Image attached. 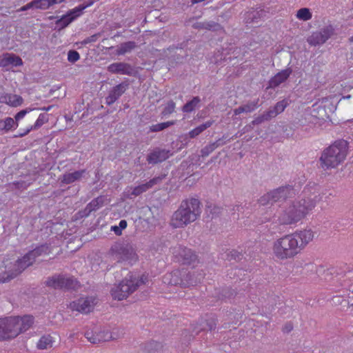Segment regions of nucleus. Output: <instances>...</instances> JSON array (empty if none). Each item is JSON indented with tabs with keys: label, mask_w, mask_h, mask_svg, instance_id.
Wrapping results in <instances>:
<instances>
[{
	"label": "nucleus",
	"mask_w": 353,
	"mask_h": 353,
	"mask_svg": "<svg viewBox=\"0 0 353 353\" xmlns=\"http://www.w3.org/2000/svg\"><path fill=\"white\" fill-rule=\"evenodd\" d=\"M350 306H353V299L346 302V307H349Z\"/></svg>",
	"instance_id": "864d4df0"
},
{
	"label": "nucleus",
	"mask_w": 353,
	"mask_h": 353,
	"mask_svg": "<svg viewBox=\"0 0 353 353\" xmlns=\"http://www.w3.org/2000/svg\"><path fill=\"white\" fill-rule=\"evenodd\" d=\"M19 184V182H14V183H13V185H18Z\"/></svg>",
	"instance_id": "4d7b16f0"
},
{
	"label": "nucleus",
	"mask_w": 353,
	"mask_h": 353,
	"mask_svg": "<svg viewBox=\"0 0 353 353\" xmlns=\"http://www.w3.org/2000/svg\"><path fill=\"white\" fill-rule=\"evenodd\" d=\"M263 114L265 115V119H266L267 121H269L277 116L276 112L272 108L268 110V111L263 112Z\"/></svg>",
	"instance_id": "49530a36"
},
{
	"label": "nucleus",
	"mask_w": 353,
	"mask_h": 353,
	"mask_svg": "<svg viewBox=\"0 0 353 353\" xmlns=\"http://www.w3.org/2000/svg\"><path fill=\"white\" fill-rule=\"evenodd\" d=\"M315 238V232L311 228L297 230L275 239L272 244L273 257L280 261L294 259Z\"/></svg>",
	"instance_id": "f257e3e1"
},
{
	"label": "nucleus",
	"mask_w": 353,
	"mask_h": 353,
	"mask_svg": "<svg viewBox=\"0 0 353 353\" xmlns=\"http://www.w3.org/2000/svg\"><path fill=\"white\" fill-rule=\"evenodd\" d=\"M200 101L201 100L199 97H195L190 101L188 102L183 105L182 110L184 112H191L195 109Z\"/></svg>",
	"instance_id": "72a5a7b5"
},
{
	"label": "nucleus",
	"mask_w": 353,
	"mask_h": 353,
	"mask_svg": "<svg viewBox=\"0 0 353 353\" xmlns=\"http://www.w3.org/2000/svg\"><path fill=\"white\" fill-rule=\"evenodd\" d=\"M218 146H219L218 141L210 143L209 145H206L201 151L202 157H207V156H208Z\"/></svg>",
	"instance_id": "4c0bfd02"
},
{
	"label": "nucleus",
	"mask_w": 353,
	"mask_h": 353,
	"mask_svg": "<svg viewBox=\"0 0 353 353\" xmlns=\"http://www.w3.org/2000/svg\"><path fill=\"white\" fill-rule=\"evenodd\" d=\"M181 272L185 275H183L181 277V285L183 287H188L194 285L197 283V281L194 279L193 276L186 270H181Z\"/></svg>",
	"instance_id": "c85d7f7f"
},
{
	"label": "nucleus",
	"mask_w": 353,
	"mask_h": 353,
	"mask_svg": "<svg viewBox=\"0 0 353 353\" xmlns=\"http://www.w3.org/2000/svg\"><path fill=\"white\" fill-rule=\"evenodd\" d=\"M264 121H267V120L265 119V115L263 113L261 115L255 117L254 119L252 121V123L253 125H259V124H261V123H263Z\"/></svg>",
	"instance_id": "de8ad7c7"
},
{
	"label": "nucleus",
	"mask_w": 353,
	"mask_h": 353,
	"mask_svg": "<svg viewBox=\"0 0 353 353\" xmlns=\"http://www.w3.org/2000/svg\"><path fill=\"white\" fill-rule=\"evenodd\" d=\"M175 256L179 261L185 265L195 267L199 263V260L196 254L186 248H179L175 252Z\"/></svg>",
	"instance_id": "f8f14e48"
},
{
	"label": "nucleus",
	"mask_w": 353,
	"mask_h": 353,
	"mask_svg": "<svg viewBox=\"0 0 353 353\" xmlns=\"http://www.w3.org/2000/svg\"><path fill=\"white\" fill-rule=\"evenodd\" d=\"M2 320L6 339L17 337L28 330L34 323V318L30 315L9 316L3 318Z\"/></svg>",
	"instance_id": "423d86ee"
},
{
	"label": "nucleus",
	"mask_w": 353,
	"mask_h": 353,
	"mask_svg": "<svg viewBox=\"0 0 353 353\" xmlns=\"http://www.w3.org/2000/svg\"><path fill=\"white\" fill-rule=\"evenodd\" d=\"M312 199H300L286 203L279 214L277 221L281 225H296L314 209Z\"/></svg>",
	"instance_id": "f03ea898"
},
{
	"label": "nucleus",
	"mask_w": 353,
	"mask_h": 353,
	"mask_svg": "<svg viewBox=\"0 0 353 353\" xmlns=\"http://www.w3.org/2000/svg\"><path fill=\"white\" fill-rule=\"evenodd\" d=\"M81 16V10H77L76 8L70 10L67 13L57 19L56 24L59 29H63L70 24L73 21Z\"/></svg>",
	"instance_id": "2eb2a0df"
},
{
	"label": "nucleus",
	"mask_w": 353,
	"mask_h": 353,
	"mask_svg": "<svg viewBox=\"0 0 353 353\" xmlns=\"http://www.w3.org/2000/svg\"><path fill=\"white\" fill-rule=\"evenodd\" d=\"M212 121H208L193 130H190L188 133V135L190 138H195L198 135H199L201 132H203L205 130L210 128L212 125Z\"/></svg>",
	"instance_id": "7c9ffc66"
},
{
	"label": "nucleus",
	"mask_w": 353,
	"mask_h": 353,
	"mask_svg": "<svg viewBox=\"0 0 353 353\" xmlns=\"http://www.w3.org/2000/svg\"><path fill=\"white\" fill-rule=\"evenodd\" d=\"M295 16L300 21H307L312 19V12L308 8H301L296 11Z\"/></svg>",
	"instance_id": "c756f323"
},
{
	"label": "nucleus",
	"mask_w": 353,
	"mask_h": 353,
	"mask_svg": "<svg viewBox=\"0 0 353 353\" xmlns=\"http://www.w3.org/2000/svg\"><path fill=\"white\" fill-rule=\"evenodd\" d=\"M19 126V124L13 118L7 117L0 119V133L7 134Z\"/></svg>",
	"instance_id": "b1692460"
},
{
	"label": "nucleus",
	"mask_w": 353,
	"mask_h": 353,
	"mask_svg": "<svg viewBox=\"0 0 353 353\" xmlns=\"http://www.w3.org/2000/svg\"><path fill=\"white\" fill-rule=\"evenodd\" d=\"M94 0H89V1H88V3L87 4H85V5H80L79 6L76 7V8L77 9V10H81V15H82L83 10L85 8L92 6L94 4Z\"/></svg>",
	"instance_id": "09e8293b"
},
{
	"label": "nucleus",
	"mask_w": 353,
	"mask_h": 353,
	"mask_svg": "<svg viewBox=\"0 0 353 353\" xmlns=\"http://www.w3.org/2000/svg\"><path fill=\"white\" fill-rule=\"evenodd\" d=\"M3 320L2 319H0V340H5L6 339V335H5V331L3 328Z\"/></svg>",
	"instance_id": "8fccbe9b"
},
{
	"label": "nucleus",
	"mask_w": 353,
	"mask_h": 353,
	"mask_svg": "<svg viewBox=\"0 0 353 353\" xmlns=\"http://www.w3.org/2000/svg\"><path fill=\"white\" fill-rule=\"evenodd\" d=\"M49 118L48 115L46 114H40L36 120L34 124L33 125L30 126L24 132L21 133H19L17 134H15L14 137H23L28 134L30 131L33 130H37L41 126H42L43 124L48 122Z\"/></svg>",
	"instance_id": "5701e85b"
},
{
	"label": "nucleus",
	"mask_w": 353,
	"mask_h": 353,
	"mask_svg": "<svg viewBox=\"0 0 353 353\" xmlns=\"http://www.w3.org/2000/svg\"><path fill=\"white\" fill-rule=\"evenodd\" d=\"M34 8L47 10L53 6L52 0H33Z\"/></svg>",
	"instance_id": "f704fd0d"
},
{
	"label": "nucleus",
	"mask_w": 353,
	"mask_h": 353,
	"mask_svg": "<svg viewBox=\"0 0 353 353\" xmlns=\"http://www.w3.org/2000/svg\"><path fill=\"white\" fill-rule=\"evenodd\" d=\"M175 123L176 122L174 121H167V122H163V123H157L155 125H152L150 127V131L159 132V131L163 130L171 125H173L174 124H175Z\"/></svg>",
	"instance_id": "c9c22d12"
},
{
	"label": "nucleus",
	"mask_w": 353,
	"mask_h": 353,
	"mask_svg": "<svg viewBox=\"0 0 353 353\" xmlns=\"http://www.w3.org/2000/svg\"><path fill=\"white\" fill-rule=\"evenodd\" d=\"M143 283L142 279L139 276L130 273L111 289V296L114 300L122 301L126 299Z\"/></svg>",
	"instance_id": "0eeeda50"
},
{
	"label": "nucleus",
	"mask_w": 353,
	"mask_h": 353,
	"mask_svg": "<svg viewBox=\"0 0 353 353\" xmlns=\"http://www.w3.org/2000/svg\"><path fill=\"white\" fill-rule=\"evenodd\" d=\"M0 102L15 108L20 106L23 103V99L18 94H5L0 97Z\"/></svg>",
	"instance_id": "4be33fe9"
},
{
	"label": "nucleus",
	"mask_w": 353,
	"mask_h": 353,
	"mask_svg": "<svg viewBox=\"0 0 353 353\" xmlns=\"http://www.w3.org/2000/svg\"><path fill=\"white\" fill-rule=\"evenodd\" d=\"M86 173L85 170L74 171L73 172L65 173L61 178V183L70 184L81 180Z\"/></svg>",
	"instance_id": "393cba45"
},
{
	"label": "nucleus",
	"mask_w": 353,
	"mask_h": 353,
	"mask_svg": "<svg viewBox=\"0 0 353 353\" xmlns=\"http://www.w3.org/2000/svg\"><path fill=\"white\" fill-rule=\"evenodd\" d=\"M323 107L330 112H334L336 110V105L333 104L331 98H323L321 101Z\"/></svg>",
	"instance_id": "ea45409f"
},
{
	"label": "nucleus",
	"mask_w": 353,
	"mask_h": 353,
	"mask_svg": "<svg viewBox=\"0 0 353 353\" xmlns=\"http://www.w3.org/2000/svg\"><path fill=\"white\" fill-rule=\"evenodd\" d=\"M171 154L170 150H156L148 156L147 161L150 164H156L166 160Z\"/></svg>",
	"instance_id": "a211bd4d"
},
{
	"label": "nucleus",
	"mask_w": 353,
	"mask_h": 353,
	"mask_svg": "<svg viewBox=\"0 0 353 353\" xmlns=\"http://www.w3.org/2000/svg\"><path fill=\"white\" fill-rule=\"evenodd\" d=\"M103 199L102 196H99L94 199H93L90 203H89L86 208L83 211L79 212V214L80 217L88 216L90 213L92 211L97 210L99 207L103 205Z\"/></svg>",
	"instance_id": "a878e982"
},
{
	"label": "nucleus",
	"mask_w": 353,
	"mask_h": 353,
	"mask_svg": "<svg viewBox=\"0 0 353 353\" xmlns=\"http://www.w3.org/2000/svg\"><path fill=\"white\" fill-rule=\"evenodd\" d=\"M175 110V103L172 101H169L165 106L162 114L163 115H168L173 113Z\"/></svg>",
	"instance_id": "c03bdc74"
},
{
	"label": "nucleus",
	"mask_w": 353,
	"mask_h": 353,
	"mask_svg": "<svg viewBox=\"0 0 353 353\" xmlns=\"http://www.w3.org/2000/svg\"><path fill=\"white\" fill-rule=\"evenodd\" d=\"M35 108H27L18 112L13 118L14 121L19 124V121L23 119L28 113L34 110Z\"/></svg>",
	"instance_id": "79ce46f5"
},
{
	"label": "nucleus",
	"mask_w": 353,
	"mask_h": 353,
	"mask_svg": "<svg viewBox=\"0 0 353 353\" xmlns=\"http://www.w3.org/2000/svg\"><path fill=\"white\" fill-rule=\"evenodd\" d=\"M108 256L118 263L132 265L139 261V256L134 247L126 243L115 242L111 245Z\"/></svg>",
	"instance_id": "39448f33"
},
{
	"label": "nucleus",
	"mask_w": 353,
	"mask_h": 353,
	"mask_svg": "<svg viewBox=\"0 0 353 353\" xmlns=\"http://www.w3.org/2000/svg\"><path fill=\"white\" fill-rule=\"evenodd\" d=\"M257 108V103L253 102L250 103H248L245 105H242L236 108L234 110V113L235 115H239L243 112H251L254 111Z\"/></svg>",
	"instance_id": "473e14b6"
},
{
	"label": "nucleus",
	"mask_w": 353,
	"mask_h": 353,
	"mask_svg": "<svg viewBox=\"0 0 353 353\" xmlns=\"http://www.w3.org/2000/svg\"><path fill=\"white\" fill-rule=\"evenodd\" d=\"M136 43L134 41H128L121 43L116 50L115 54L117 56L124 55L126 53L130 52L136 48Z\"/></svg>",
	"instance_id": "bb28decb"
},
{
	"label": "nucleus",
	"mask_w": 353,
	"mask_h": 353,
	"mask_svg": "<svg viewBox=\"0 0 353 353\" xmlns=\"http://www.w3.org/2000/svg\"><path fill=\"white\" fill-rule=\"evenodd\" d=\"M185 275L181 272V270H176L172 272L168 273L163 276V283L167 285H181V277Z\"/></svg>",
	"instance_id": "412c9836"
},
{
	"label": "nucleus",
	"mask_w": 353,
	"mask_h": 353,
	"mask_svg": "<svg viewBox=\"0 0 353 353\" xmlns=\"http://www.w3.org/2000/svg\"><path fill=\"white\" fill-rule=\"evenodd\" d=\"M127 222L125 220L120 221L119 225L112 226L111 230L113 231L117 235H121L122 230L126 228Z\"/></svg>",
	"instance_id": "a19ab883"
},
{
	"label": "nucleus",
	"mask_w": 353,
	"mask_h": 353,
	"mask_svg": "<svg viewBox=\"0 0 353 353\" xmlns=\"http://www.w3.org/2000/svg\"><path fill=\"white\" fill-rule=\"evenodd\" d=\"M80 58L79 54L75 50H70L68 53V60L71 63L77 61Z\"/></svg>",
	"instance_id": "a18cd8bd"
},
{
	"label": "nucleus",
	"mask_w": 353,
	"mask_h": 353,
	"mask_svg": "<svg viewBox=\"0 0 353 353\" xmlns=\"http://www.w3.org/2000/svg\"><path fill=\"white\" fill-rule=\"evenodd\" d=\"M46 285L55 289L69 290L79 285L78 281L71 277L64 276H54L46 281Z\"/></svg>",
	"instance_id": "6e6552de"
},
{
	"label": "nucleus",
	"mask_w": 353,
	"mask_h": 353,
	"mask_svg": "<svg viewBox=\"0 0 353 353\" xmlns=\"http://www.w3.org/2000/svg\"><path fill=\"white\" fill-rule=\"evenodd\" d=\"M292 70L288 68L276 73L269 81L268 88H275L282 83L285 82L292 74Z\"/></svg>",
	"instance_id": "dca6fc26"
},
{
	"label": "nucleus",
	"mask_w": 353,
	"mask_h": 353,
	"mask_svg": "<svg viewBox=\"0 0 353 353\" xmlns=\"http://www.w3.org/2000/svg\"><path fill=\"white\" fill-rule=\"evenodd\" d=\"M127 83H120L113 87L106 97V103L108 105L113 104L127 90Z\"/></svg>",
	"instance_id": "f3484780"
},
{
	"label": "nucleus",
	"mask_w": 353,
	"mask_h": 353,
	"mask_svg": "<svg viewBox=\"0 0 353 353\" xmlns=\"http://www.w3.org/2000/svg\"><path fill=\"white\" fill-rule=\"evenodd\" d=\"M196 28H203V29H207L209 30H216L221 28L220 25L217 23L210 21V22H205L202 24L196 26Z\"/></svg>",
	"instance_id": "58836bf2"
},
{
	"label": "nucleus",
	"mask_w": 353,
	"mask_h": 353,
	"mask_svg": "<svg viewBox=\"0 0 353 353\" xmlns=\"http://www.w3.org/2000/svg\"><path fill=\"white\" fill-rule=\"evenodd\" d=\"M289 105L288 101L287 99H283L279 102H277L272 108L276 112L277 115L282 113L286 107Z\"/></svg>",
	"instance_id": "e433bc0d"
},
{
	"label": "nucleus",
	"mask_w": 353,
	"mask_h": 353,
	"mask_svg": "<svg viewBox=\"0 0 353 353\" xmlns=\"http://www.w3.org/2000/svg\"><path fill=\"white\" fill-rule=\"evenodd\" d=\"M34 8V4H33V1H32L31 2L27 3L26 5L22 6L21 8H20L19 9L18 11H26V10H28L30 8Z\"/></svg>",
	"instance_id": "3c124183"
},
{
	"label": "nucleus",
	"mask_w": 353,
	"mask_h": 353,
	"mask_svg": "<svg viewBox=\"0 0 353 353\" xmlns=\"http://www.w3.org/2000/svg\"><path fill=\"white\" fill-rule=\"evenodd\" d=\"M201 214V203L195 198L181 201L179 208L173 213L170 225L174 228H183L196 221Z\"/></svg>",
	"instance_id": "7ed1b4c3"
},
{
	"label": "nucleus",
	"mask_w": 353,
	"mask_h": 353,
	"mask_svg": "<svg viewBox=\"0 0 353 353\" xmlns=\"http://www.w3.org/2000/svg\"><path fill=\"white\" fill-rule=\"evenodd\" d=\"M54 343L53 338L50 335L42 336L37 343L39 350H46L52 347Z\"/></svg>",
	"instance_id": "cd10ccee"
},
{
	"label": "nucleus",
	"mask_w": 353,
	"mask_h": 353,
	"mask_svg": "<svg viewBox=\"0 0 353 353\" xmlns=\"http://www.w3.org/2000/svg\"><path fill=\"white\" fill-rule=\"evenodd\" d=\"M34 259L28 252L24 255L22 258L18 259L15 263L17 268L16 272L12 276V278L21 273L26 268L31 265L34 262Z\"/></svg>",
	"instance_id": "aec40b11"
},
{
	"label": "nucleus",
	"mask_w": 353,
	"mask_h": 353,
	"mask_svg": "<svg viewBox=\"0 0 353 353\" xmlns=\"http://www.w3.org/2000/svg\"><path fill=\"white\" fill-rule=\"evenodd\" d=\"M50 248L46 245H42L29 252L30 255L35 259L37 257L48 255L50 253Z\"/></svg>",
	"instance_id": "2f4dec72"
},
{
	"label": "nucleus",
	"mask_w": 353,
	"mask_h": 353,
	"mask_svg": "<svg viewBox=\"0 0 353 353\" xmlns=\"http://www.w3.org/2000/svg\"><path fill=\"white\" fill-rule=\"evenodd\" d=\"M350 42L353 43V36L349 39Z\"/></svg>",
	"instance_id": "6e6d98bb"
},
{
	"label": "nucleus",
	"mask_w": 353,
	"mask_h": 353,
	"mask_svg": "<svg viewBox=\"0 0 353 353\" xmlns=\"http://www.w3.org/2000/svg\"><path fill=\"white\" fill-rule=\"evenodd\" d=\"M347 300L341 296H336L332 299V303L335 306L341 305L342 308L346 307Z\"/></svg>",
	"instance_id": "37998d69"
},
{
	"label": "nucleus",
	"mask_w": 353,
	"mask_h": 353,
	"mask_svg": "<svg viewBox=\"0 0 353 353\" xmlns=\"http://www.w3.org/2000/svg\"><path fill=\"white\" fill-rule=\"evenodd\" d=\"M108 70L112 74H130L132 72V68L128 63L117 62L109 65Z\"/></svg>",
	"instance_id": "6ab92c4d"
},
{
	"label": "nucleus",
	"mask_w": 353,
	"mask_h": 353,
	"mask_svg": "<svg viewBox=\"0 0 353 353\" xmlns=\"http://www.w3.org/2000/svg\"><path fill=\"white\" fill-rule=\"evenodd\" d=\"M159 181V178H154L150 180L148 182L139 185L137 186L128 187L126 189V193L128 196H137L146 192L148 190L152 188L153 185L157 184Z\"/></svg>",
	"instance_id": "4468645a"
},
{
	"label": "nucleus",
	"mask_w": 353,
	"mask_h": 353,
	"mask_svg": "<svg viewBox=\"0 0 353 353\" xmlns=\"http://www.w3.org/2000/svg\"><path fill=\"white\" fill-rule=\"evenodd\" d=\"M334 34V28L328 26L319 31H315L307 38V42L312 46H320L325 43Z\"/></svg>",
	"instance_id": "1a4fd4ad"
},
{
	"label": "nucleus",
	"mask_w": 353,
	"mask_h": 353,
	"mask_svg": "<svg viewBox=\"0 0 353 353\" xmlns=\"http://www.w3.org/2000/svg\"><path fill=\"white\" fill-rule=\"evenodd\" d=\"M348 145L344 140H339L325 148L320 157V163L324 170L337 168L346 159Z\"/></svg>",
	"instance_id": "20e7f679"
},
{
	"label": "nucleus",
	"mask_w": 353,
	"mask_h": 353,
	"mask_svg": "<svg viewBox=\"0 0 353 353\" xmlns=\"http://www.w3.org/2000/svg\"><path fill=\"white\" fill-rule=\"evenodd\" d=\"M52 108V105H50V106H48V107H43V108H36L37 110H42V111H46V112H48V111H50Z\"/></svg>",
	"instance_id": "603ef678"
},
{
	"label": "nucleus",
	"mask_w": 353,
	"mask_h": 353,
	"mask_svg": "<svg viewBox=\"0 0 353 353\" xmlns=\"http://www.w3.org/2000/svg\"><path fill=\"white\" fill-rule=\"evenodd\" d=\"M351 99V95L348 94V95L343 96L341 97V99H340V101H341L342 99Z\"/></svg>",
	"instance_id": "5fc2aeb1"
},
{
	"label": "nucleus",
	"mask_w": 353,
	"mask_h": 353,
	"mask_svg": "<svg viewBox=\"0 0 353 353\" xmlns=\"http://www.w3.org/2000/svg\"><path fill=\"white\" fill-rule=\"evenodd\" d=\"M23 65L19 56L12 53H4L0 56V68L17 67Z\"/></svg>",
	"instance_id": "ddd939ff"
},
{
	"label": "nucleus",
	"mask_w": 353,
	"mask_h": 353,
	"mask_svg": "<svg viewBox=\"0 0 353 353\" xmlns=\"http://www.w3.org/2000/svg\"><path fill=\"white\" fill-rule=\"evenodd\" d=\"M290 191L291 188L289 187H280L261 196L260 202L262 204H265L268 202H276L285 199L288 196Z\"/></svg>",
	"instance_id": "9b49d317"
},
{
	"label": "nucleus",
	"mask_w": 353,
	"mask_h": 353,
	"mask_svg": "<svg viewBox=\"0 0 353 353\" xmlns=\"http://www.w3.org/2000/svg\"><path fill=\"white\" fill-rule=\"evenodd\" d=\"M95 304L94 298L83 297L71 302L69 307L72 311L87 314L93 310Z\"/></svg>",
	"instance_id": "9d476101"
}]
</instances>
